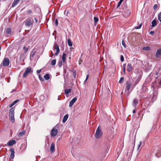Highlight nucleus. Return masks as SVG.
Listing matches in <instances>:
<instances>
[{
	"mask_svg": "<svg viewBox=\"0 0 161 161\" xmlns=\"http://www.w3.org/2000/svg\"><path fill=\"white\" fill-rule=\"evenodd\" d=\"M137 83L133 82L132 79H130L129 80L127 81L125 83V90L129 91L130 89L133 90L136 86Z\"/></svg>",
	"mask_w": 161,
	"mask_h": 161,
	"instance_id": "nucleus-1",
	"label": "nucleus"
},
{
	"mask_svg": "<svg viewBox=\"0 0 161 161\" xmlns=\"http://www.w3.org/2000/svg\"><path fill=\"white\" fill-rule=\"evenodd\" d=\"M15 108L13 107L10 110L9 112V117L10 120L12 122H14L15 121L14 117V111Z\"/></svg>",
	"mask_w": 161,
	"mask_h": 161,
	"instance_id": "nucleus-2",
	"label": "nucleus"
},
{
	"mask_svg": "<svg viewBox=\"0 0 161 161\" xmlns=\"http://www.w3.org/2000/svg\"><path fill=\"white\" fill-rule=\"evenodd\" d=\"M34 23V20L32 17H30L27 19L25 21V26L30 27Z\"/></svg>",
	"mask_w": 161,
	"mask_h": 161,
	"instance_id": "nucleus-3",
	"label": "nucleus"
},
{
	"mask_svg": "<svg viewBox=\"0 0 161 161\" xmlns=\"http://www.w3.org/2000/svg\"><path fill=\"white\" fill-rule=\"evenodd\" d=\"M57 125L52 129L50 132V135L51 136L54 137L58 133V130L57 129Z\"/></svg>",
	"mask_w": 161,
	"mask_h": 161,
	"instance_id": "nucleus-4",
	"label": "nucleus"
},
{
	"mask_svg": "<svg viewBox=\"0 0 161 161\" xmlns=\"http://www.w3.org/2000/svg\"><path fill=\"white\" fill-rule=\"evenodd\" d=\"M102 134L103 133L101 130L99 129V127H98L96 130V133L95 135V137L97 139L100 138L102 137Z\"/></svg>",
	"mask_w": 161,
	"mask_h": 161,
	"instance_id": "nucleus-5",
	"label": "nucleus"
},
{
	"mask_svg": "<svg viewBox=\"0 0 161 161\" xmlns=\"http://www.w3.org/2000/svg\"><path fill=\"white\" fill-rule=\"evenodd\" d=\"M32 72L33 71H32V69L31 67H27L25 72L23 74V77L24 78L26 77L29 73Z\"/></svg>",
	"mask_w": 161,
	"mask_h": 161,
	"instance_id": "nucleus-6",
	"label": "nucleus"
},
{
	"mask_svg": "<svg viewBox=\"0 0 161 161\" xmlns=\"http://www.w3.org/2000/svg\"><path fill=\"white\" fill-rule=\"evenodd\" d=\"M13 32L12 31V29L10 28H7L5 31V35L7 37H9L12 35Z\"/></svg>",
	"mask_w": 161,
	"mask_h": 161,
	"instance_id": "nucleus-7",
	"label": "nucleus"
},
{
	"mask_svg": "<svg viewBox=\"0 0 161 161\" xmlns=\"http://www.w3.org/2000/svg\"><path fill=\"white\" fill-rule=\"evenodd\" d=\"M9 60L7 58H5L3 61L2 63L3 65V66H9Z\"/></svg>",
	"mask_w": 161,
	"mask_h": 161,
	"instance_id": "nucleus-8",
	"label": "nucleus"
},
{
	"mask_svg": "<svg viewBox=\"0 0 161 161\" xmlns=\"http://www.w3.org/2000/svg\"><path fill=\"white\" fill-rule=\"evenodd\" d=\"M55 49H56V52L54 55L55 56H57L59 53L60 49L58 46L57 44H55L54 46V50Z\"/></svg>",
	"mask_w": 161,
	"mask_h": 161,
	"instance_id": "nucleus-9",
	"label": "nucleus"
},
{
	"mask_svg": "<svg viewBox=\"0 0 161 161\" xmlns=\"http://www.w3.org/2000/svg\"><path fill=\"white\" fill-rule=\"evenodd\" d=\"M161 56V48L157 50L156 54V56L157 58H159Z\"/></svg>",
	"mask_w": 161,
	"mask_h": 161,
	"instance_id": "nucleus-10",
	"label": "nucleus"
},
{
	"mask_svg": "<svg viewBox=\"0 0 161 161\" xmlns=\"http://www.w3.org/2000/svg\"><path fill=\"white\" fill-rule=\"evenodd\" d=\"M155 156L156 157L158 158L161 156V147L159 148L155 153Z\"/></svg>",
	"mask_w": 161,
	"mask_h": 161,
	"instance_id": "nucleus-11",
	"label": "nucleus"
},
{
	"mask_svg": "<svg viewBox=\"0 0 161 161\" xmlns=\"http://www.w3.org/2000/svg\"><path fill=\"white\" fill-rule=\"evenodd\" d=\"M133 69V68L132 67L131 64L130 63L128 64L127 65V70L130 72Z\"/></svg>",
	"mask_w": 161,
	"mask_h": 161,
	"instance_id": "nucleus-12",
	"label": "nucleus"
},
{
	"mask_svg": "<svg viewBox=\"0 0 161 161\" xmlns=\"http://www.w3.org/2000/svg\"><path fill=\"white\" fill-rule=\"evenodd\" d=\"M77 98L76 97H74L70 102L69 104V106L71 107L74 104V103L77 100Z\"/></svg>",
	"mask_w": 161,
	"mask_h": 161,
	"instance_id": "nucleus-13",
	"label": "nucleus"
},
{
	"mask_svg": "<svg viewBox=\"0 0 161 161\" xmlns=\"http://www.w3.org/2000/svg\"><path fill=\"white\" fill-rule=\"evenodd\" d=\"M50 151L52 153L54 152L55 151V144L53 142H52L51 144Z\"/></svg>",
	"mask_w": 161,
	"mask_h": 161,
	"instance_id": "nucleus-14",
	"label": "nucleus"
},
{
	"mask_svg": "<svg viewBox=\"0 0 161 161\" xmlns=\"http://www.w3.org/2000/svg\"><path fill=\"white\" fill-rule=\"evenodd\" d=\"M16 143V141L14 140H12L9 141L7 143V145L8 146H11Z\"/></svg>",
	"mask_w": 161,
	"mask_h": 161,
	"instance_id": "nucleus-15",
	"label": "nucleus"
},
{
	"mask_svg": "<svg viewBox=\"0 0 161 161\" xmlns=\"http://www.w3.org/2000/svg\"><path fill=\"white\" fill-rule=\"evenodd\" d=\"M36 51L35 49H33L31 52V53L30 55V59H31V58H33L35 55L36 53Z\"/></svg>",
	"mask_w": 161,
	"mask_h": 161,
	"instance_id": "nucleus-16",
	"label": "nucleus"
},
{
	"mask_svg": "<svg viewBox=\"0 0 161 161\" xmlns=\"http://www.w3.org/2000/svg\"><path fill=\"white\" fill-rule=\"evenodd\" d=\"M125 13L124 14L125 16L126 17L129 16L130 14V12L128 9H126L124 11Z\"/></svg>",
	"mask_w": 161,
	"mask_h": 161,
	"instance_id": "nucleus-17",
	"label": "nucleus"
},
{
	"mask_svg": "<svg viewBox=\"0 0 161 161\" xmlns=\"http://www.w3.org/2000/svg\"><path fill=\"white\" fill-rule=\"evenodd\" d=\"M10 151L11 152V153L10 154V158H13L14 156V149L13 148H11L10 149Z\"/></svg>",
	"mask_w": 161,
	"mask_h": 161,
	"instance_id": "nucleus-18",
	"label": "nucleus"
},
{
	"mask_svg": "<svg viewBox=\"0 0 161 161\" xmlns=\"http://www.w3.org/2000/svg\"><path fill=\"white\" fill-rule=\"evenodd\" d=\"M25 55L24 54L22 53H21L19 55V59L21 61H24L25 59Z\"/></svg>",
	"mask_w": 161,
	"mask_h": 161,
	"instance_id": "nucleus-19",
	"label": "nucleus"
},
{
	"mask_svg": "<svg viewBox=\"0 0 161 161\" xmlns=\"http://www.w3.org/2000/svg\"><path fill=\"white\" fill-rule=\"evenodd\" d=\"M152 27H154L157 25V23L156 19H153L152 22Z\"/></svg>",
	"mask_w": 161,
	"mask_h": 161,
	"instance_id": "nucleus-20",
	"label": "nucleus"
},
{
	"mask_svg": "<svg viewBox=\"0 0 161 161\" xmlns=\"http://www.w3.org/2000/svg\"><path fill=\"white\" fill-rule=\"evenodd\" d=\"M69 117V115L68 114H66L64 117L63 119L62 120V122L63 123H65L67 119H68Z\"/></svg>",
	"mask_w": 161,
	"mask_h": 161,
	"instance_id": "nucleus-21",
	"label": "nucleus"
},
{
	"mask_svg": "<svg viewBox=\"0 0 161 161\" xmlns=\"http://www.w3.org/2000/svg\"><path fill=\"white\" fill-rule=\"evenodd\" d=\"M20 0H14L12 5V7H14L15 6L16 4L19 3Z\"/></svg>",
	"mask_w": 161,
	"mask_h": 161,
	"instance_id": "nucleus-22",
	"label": "nucleus"
},
{
	"mask_svg": "<svg viewBox=\"0 0 161 161\" xmlns=\"http://www.w3.org/2000/svg\"><path fill=\"white\" fill-rule=\"evenodd\" d=\"M66 54L65 53H63L62 55V59L63 60V63H65L66 61Z\"/></svg>",
	"mask_w": 161,
	"mask_h": 161,
	"instance_id": "nucleus-23",
	"label": "nucleus"
},
{
	"mask_svg": "<svg viewBox=\"0 0 161 161\" xmlns=\"http://www.w3.org/2000/svg\"><path fill=\"white\" fill-rule=\"evenodd\" d=\"M71 90L70 89H64V92L66 95H68L69 93L71 92Z\"/></svg>",
	"mask_w": 161,
	"mask_h": 161,
	"instance_id": "nucleus-24",
	"label": "nucleus"
},
{
	"mask_svg": "<svg viewBox=\"0 0 161 161\" xmlns=\"http://www.w3.org/2000/svg\"><path fill=\"white\" fill-rule=\"evenodd\" d=\"M19 100L17 99L14 101L9 106V108H11L13 106H14V104H15L16 103H17Z\"/></svg>",
	"mask_w": 161,
	"mask_h": 161,
	"instance_id": "nucleus-25",
	"label": "nucleus"
},
{
	"mask_svg": "<svg viewBox=\"0 0 161 161\" xmlns=\"http://www.w3.org/2000/svg\"><path fill=\"white\" fill-rule=\"evenodd\" d=\"M157 95L156 93H154L153 94V97L152 98V101H154L157 98Z\"/></svg>",
	"mask_w": 161,
	"mask_h": 161,
	"instance_id": "nucleus-26",
	"label": "nucleus"
},
{
	"mask_svg": "<svg viewBox=\"0 0 161 161\" xmlns=\"http://www.w3.org/2000/svg\"><path fill=\"white\" fill-rule=\"evenodd\" d=\"M72 72L73 73V77L75 79L76 77V70L75 69H73L72 71Z\"/></svg>",
	"mask_w": 161,
	"mask_h": 161,
	"instance_id": "nucleus-27",
	"label": "nucleus"
},
{
	"mask_svg": "<svg viewBox=\"0 0 161 161\" xmlns=\"http://www.w3.org/2000/svg\"><path fill=\"white\" fill-rule=\"evenodd\" d=\"M25 130H23L22 131L20 132H19L18 135V136L19 137H21L23 136L25 134Z\"/></svg>",
	"mask_w": 161,
	"mask_h": 161,
	"instance_id": "nucleus-28",
	"label": "nucleus"
},
{
	"mask_svg": "<svg viewBox=\"0 0 161 161\" xmlns=\"http://www.w3.org/2000/svg\"><path fill=\"white\" fill-rule=\"evenodd\" d=\"M30 46L26 47V46L25 45L23 47V50L25 51V53H26L29 48Z\"/></svg>",
	"mask_w": 161,
	"mask_h": 161,
	"instance_id": "nucleus-29",
	"label": "nucleus"
},
{
	"mask_svg": "<svg viewBox=\"0 0 161 161\" xmlns=\"http://www.w3.org/2000/svg\"><path fill=\"white\" fill-rule=\"evenodd\" d=\"M44 77L46 80H48L50 79L49 75L47 74L45 75Z\"/></svg>",
	"mask_w": 161,
	"mask_h": 161,
	"instance_id": "nucleus-30",
	"label": "nucleus"
},
{
	"mask_svg": "<svg viewBox=\"0 0 161 161\" xmlns=\"http://www.w3.org/2000/svg\"><path fill=\"white\" fill-rule=\"evenodd\" d=\"M68 45L69 47H71L72 45V43L70 40V39H69L68 40Z\"/></svg>",
	"mask_w": 161,
	"mask_h": 161,
	"instance_id": "nucleus-31",
	"label": "nucleus"
},
{
	"mask_svg": "<svg viewBox=\"0 0 161 161\" xmlns=\"http://www.w3.org/2000/svg\"><path fill=\"white\" fill-rule=\"evenodd\" d=\"M138 103V101L137 99H135L133 101V105L135 106Z\"/></svg>",
	"mask_w": 161,
	"mask_h": 161,
	"instance_id": "nucleus-32",
	"label": "nucleus"
},
{
	"mask_svg": "<svg viewBox=\"0 0 161 161\" xmlns=\"http://www.w3.org/2000/svg\"><path fill=\"white\" fill-rule=\"evenodd\" d=\"M58 65L59 67H61L62 66V61L61 60H60L58 61Z\"/></svg>",
	"mask_w": 161,
	"mask_h": 161,
	"instance_id": "nucleus-33",
	"label": "nucleus"
},
{
	"mask_svg": "<svg viewBox=\"0 0 161 161\" xmlns=\"http://www.w3.org/2000/svg\"><path fill=\"white\" fill-rule=\"evenodd\" d=\"M143 50H150L151 49L150 47H144L143 48Z\"/></svg>",
	"mask_w": 161,
	"mask_h": 161,
	"instance_id": "nucleus-34",
	"label": "nucleus"
},
{
	"mask_svg": "<svg viewBox=\"0 0 161 161\" xmlns=\"http://www.w3.org/2000/svg\"><path fill=\"white\" fill-rule=\"evenodd\" d=\"M156 81H154L152 83V85H151V87L152 88H153V89L155 87V85L156 84Z\"/></svg>",
	"mask_w": 161,
	"mask_h": 161,
	"instance_id": "nucleus-35",
	"label": "nucleus"
},
{
	"mask_svg": "<svg viewBox=\"0 0 161 161\" xmlns=\"http://www.w3.org/2000/svg\"><path fill=\"white\" fill-rule=\"evenodd\" d=\"M56 63V60L54 59L51 62V64L53 65H54Z\"/></svg>",
	"mask_w": 161,
	"mask_h": 161,
	"instance_id": "nucleus-36",
	"label": "nucleus"
},
{
	"mask_svg": "<svg viewBox=\"0 0 161 161\" xmlns=\"http://www.w3.org/2000/svg\"><path fill=\"white\" fill-rule=\"evenodd\" d=\"M94 20L95 22V23L96 24V23L98 21L99 19L98 18L95 17H94Z\"/></svg>",
	"mask_w": 161,
	"mask_h": 161,
	"instance_id": "nucleus-37",
	"label": "nucleus"
},
{
	"mask_svg": "<svg viewBox=\"0 0 161 161\" xmlns=\"http://www.w3.org/2000/svg\"><path fill=\"white\" fill-rule=\"evenodd\" d=\"M123 1H124V0H120V1H119L118 3V5L117 6V8H118L119 7V6H120L121 4L122 3V2H123Z\"/></svg>",
	"mask_w": 161,
	"mask_h": 161,
	"instance_id": "nucleus-38",
	"label": "nucleus"
},
{
	"mask_svg": "<svg viewBox=\"0 0 161 161\" xmlns=\"http://www.w3.org/2000/svg\"><path fill=\"white\" fill-rule=\"evenodd\" d=\"M124 78L123 77H121L120 78L119 81V83H123L124 80Z\"/></svg>",
	"mask_w": 161,
	"mask_h": 161,
	"instance_id": "nucleus-39",
	"label": "nucleus"
},
{
	"mask_svg": "<svg viewBox=\"0 0 161 161\" xmlns=\"http://www.w3.org/2000/svg\"><path fill=\"white\" fill-rule=\"evenodd\" d=\"M158 19L160 22H161V12H160L158 15Z\"/></svg>",
	"mask_w": 161,
	"mask_h": 161,
	"instance_id": "nucleus-40",
	"label": "nucleus"
},
{
	"mask_svg": "<svg viewBox=\"0 0 161 161\" xmlns=\"http://www.w3.org/2000/svg\"><path fill=\"white\" fill-rule=\"evenodd\" d=\"M122 45L125 48L126 47V45L125 44V42L123 40H122Z\"/></svg>",
	"mask_w": 161,
	"mask_h": 161,
	"instance_id": "nucleus-41",
	"label": "nucleus"
},
{
	"mask_svg": "<svg viewBox=\"0 0 161 161\" xmlns=\"http://www.w3.org/2000/svg\"><path fill=\"white\" fill-rule=\"evenodd\" d=\"M142 26V24L141 23L138 26L136 27L135 29H139L141 28Z\"/></svg>",
	"mask_w": 161,
	"mask_h": 161,
	"instance_id": "nucleus-42",
	"label": "nucleus"
},
{
	"mask_svg": "<svg viewBox=\"0 0 161 161\" xmlns=\"http://www.w3.org/2000/svg\"><path fill=\"white\" fill-rule=\"evenodd\" d=\"M39 79L42 81H43L44 80V79L43 77H42L41 76V75L40 74H39Z\"/></svg>",
	"mask_w": 161,
	"mask_h": 161,
	"instance_id": "nucleus-43",
	"label": "nucleus"
},
{
	"mask_svg": "<svg viewBox=\"0 0 161 161\" xmlns=\"http://www.w3.org/2000/svg\"><path fill=\"white\" fill-rule=\"evenodd\" d=\"M120 60H121V61L122 62L124 61V57L122 55H121L120 56Z\"/></svg>",
	"mask_w": 161,
	"mask_h": 161,
	"instance_id": "nucleus-44",
	"label": "nucleus"
},
{
	"mask_svg": "<svg viewBox=\"0 0 161 161\" xmlns=\"http://www.w3.org/2000/svg\"><path fill=\"white\" fill-rule=\"evenodd\" d=\"M32 13V11L31 10H28L27 11V14H30Z\"/></svg>",
	"mask_w": 161,
	"mask_h": 161,
	"instance_id": "nucleus-45",
	"label": "nucleus"
},
{
	"mask_svg": "<svg viewBox=\"0 0 161 161\" xmlns=\"http://www.w3.org/2000/svg\"><path fill=\"white\" fill-rule=\"evenodd\" d=\"M58 19H56L55 20V25L56 26H57L58 25Z\"/></svg>",
	"mask_w": 161,
	"mask_h": 161,
	"instance_id": "nucleus-46",
	"label": "nucleus"
},
{
	"mask_svg": "<svg viewBox=\"0 0 161 161\" xmlns=\"http://www.w3.org/2000/svg\"><path fill=\"white\" fill-rule=\"evenodd\" d=\"M158 7V5L157 4H155L153 6V8L154 10H156Z\"/></svg>",
	"mask_w": 161,
	"mask_h": 161,
	"instance_id": "nucleus-47",
	"label": "nucleus"
},
{
	"mask_svg": "<svg viewBox=\"0 0 161 161\" xmlns=\"http://www.w3.org/2000/svg\"><path fill=\"white\" fill-rule=\"evenodd\" d=\"M141 144H142V142L141 141H140V143H139V145L138 146V150L139 149L140 147H141Z\"/></svg>",
	"mask_w": 161,
	"mask_h": 161,
	"instance_id": "nucleus-48",
	"label": "nucleus"
},
{
	"mask_svg": "<svg viewBox=\"0 0 161 161\" xmlns=\"http://www.w3.org/2000/svg\"><path fill=\"white\" fill-rule=\"evenodd\" d=\"M89 77V75L88 74L86 76V79L84 81L85 82H86L87 80Z\"/></svg>",
	"mask_w": 161,
	"mask_h": 161,
	"instance_id": "nucleus-49",
	"label": "nucleus"
},
{
	"mask_svg": "<svg viewBox=\"0 0 161 161\" xmlns=\"http://www.w3.org/2000/svg\"><path fill=\"white\" fill-rule=\"evenodd\" d=\"M154 31H151L149 33L150 34L152 35H153V34H154Z\"/></svg>",
	"mask_w": 161,
	"mask_h": 161,
	"instance_id": "nucleus-50",
	"label": "nucleus"
},
{
	"mask_svg": "<svg viewBox=\"0 0 161 161\" xmlns=\"http://www.w3.org/2000/svg\"><path fill=\"white\" fill-rule=\"evenodd\" d=\"M41 70H42V69L37 70L36 71V72L38 74L40 73L41 72Z\"/></svg>",
	"mask_w": 161,
	"mask_h": 161,
	"instance_id": "nucleus-51",
	"label": "nucleus"
},
{
	"mask_svg": "<svg viewBox=\"0 0 161 161\" xmlns=\"http://www.w3.org/2000/svg\"><path fill=\"white\" fill-rule=\"evenodd\" d=\"M126 66V64L125 63L123 65V68L125 69Z\"/></svg>",
	"mask_w": 161,
	"mask_h": 161,
	"instance_id": "nucleus-52",
	"label": "nucleus"
},
{
	"mask_svg": "<svg viewBox=\"0 0 161 161\" xmlns=\"http://www.w3.org/2000/svg\"><path fill=\"white\" fill-rule=\"evenodd\" d=\"M123 71L124 73V75H125V68H123Z\"/></svg>",
	"mask_w": 161,
	"mask_h": 161,
	"instance_id": "nucleus-53",
	"label": "nucleus"
},
{
	"mask_svg": "<svg viewBox=\"0 0 161 161\" xmlns=\"http://www.w3.org/2000/svg\"><path fill=\"white\" fill-rule=\"evenodd\" d=\"M82 62V60L81 59H80V60H79V64H80L81 62Z\"/></svg>",
	"mask_w": 161,
	"mask_h": 161,
	"instance_id": "nucleus-54",
	"label": "nucleus"
},
{
	"mask_svg": "<svg viewBox=\"0 0 161 161\" xmlns=\"http://www.w3.org/2000/svg\"><path fill=\"white\" fill-rule=\"evenodd\" d=\"M16 90L15 89H14L12 90V91L11 92V93H13V92H15V91H16Z\"/></svg>",
	"mask_w": 161,
	"mask_h": 161,
	"instance_id": "nucleus-55",
	"label": "nucleus"
},
{
	"mask_svg": "<svg viewBox=\"0 0 161 161\" xmlns=\"http://www.w3.org/2000/svg\"><path fill=\"white\" fill-rule=\"evenodd\" d=\"M159 85L161 87V79L158 83Z\"/></svg>",
	"mask_w": 161,
	"mask_h": 161,
	"instance_id": "nucleus-56",
	"label": "nucleus"
},
{
	"mask_svg": "<svg viewBox=\"0 0 161 161\" xmlns=\"http://www.w3.org/2000/svg\"><path fill=\"white\" fill-rule=\"evenodd\" d=\"M64 74H65L66 73V70L65 69H64Z\"/></svg>",
	"mask_w": 161,
	"mask_h": 161,
	"instance_id": "nucleus-57",
	"label": "nucleus"
},
{
	"mask_svg": "<svg viewBox=\"0 0 161 161\" xmlns=\"http://www.w3.org/2000/svg\"><path fill=\"white\" fill-rule=\"evenodd\" d=\"M35 22L36 23H37L38 21L37 19L36 18H35Z\"/></svg>",
	"mask_w": 161,
	"mask_h": 161,
	"instance_id": "nucleus-58",
	"label": "nucleus"
},
{
	"mask_svg": "<svg viewBox=\"0 0 161 161\" xmlns=\"http://www.w3.org/2000/svg\"><path fill=\"white\" fill-rule=\"evenodd\" d=\"M136 112V111H135V109L133 111V114L135 113Z\"/></svg>",
	"mask_w": 161,
	"mask_h": 161,
	"instance_id": "nucleus-59",
	"label": "nucleus"
},
{
	"mask_svg": "<svg viewBox=\"0 0 161 161\" xmlns=\"http://www.w3.org/2000/svg\"><path fill=\"white\" fill-rule=\"evenodd\" d=\"M51 54H52V57L53 55V52L52 51H51Z\"/></svg>",
	"mask_w": 161,
	"mask_h": 161,
	"instance_id": "nucleus-60",
	"label": "nucleus"
},
{
	"mask_svg": "<svg viewBox=\"0 0 161 161\" xmlns=\"http://www.w3.org/2000/svg\"><path fill=\"white\" fill-rule=\"evenodd\" d=\"M1 46H0V51L1 50Z\"/></svg>",
	"mask_w": 161,
	"mask_h": 161,
	"instance_id": "nucleus-61",
	"label": "nucleus"
}]
</instances>
